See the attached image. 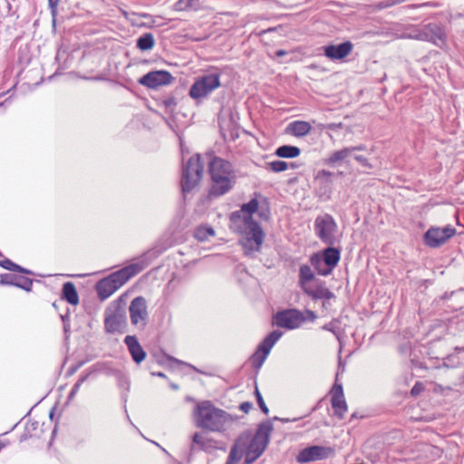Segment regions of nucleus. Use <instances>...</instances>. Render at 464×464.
Returning <instances> with one entry per match:
<instances>
[{
	"label": "nucleus",
	"instance_id": "obj_7",
	"mask_svg": "<svg viewBox=\"0 0 464 464\" xmlns=\"http://www.w3.org/2000/svg\"><path fill=\"white\" fill-rule=\"evenodd\" d=\"M203 166L198 155L191 157L183 170L181 187L183 192H190L202 179Z\"/></svg>",
	"mask_w": 464,
	"mask_h": 464
},
{
	"label": "nucleus",
	"instance_id": "obj_14",
	"mask_svg": "<svg viewBox=\"0 0 464 464\" xmlns=\"http://www.w3.org/2000/svg\"><path fill=\"white\" fill-rule=\"evenodd\" d=\"M329 394L334 415L338 419H343L348 411V406L344 398L342 384L335 382L331 388Z\"/></svg>",
	"mask_w": 464,
	"mask_h": 464
},
{
	"label": "nucleus",
	"instance_id": "obj_46",
	"mask_svg": "<svg viewBox=\"0 0 464 464\" xmlns=\"http://www.w3.org/2000/svg\"><path fill=\"white\" fill-rule=\"evenodd\" d=\"M436 5L430 4V3H425L420 5V6H435Z\"/></svg>",
	"mask_w": 464,
	"mask_h": 464
},
{
	"label": "nucleus",
	"instance_id": "obj_39",
	"mask_svg": "<svg viewBox=\"0 0 464 464\" xmlns=\"http://www.w3.org/2000/svg\"><path fill=\"white\" fill-rule=\"evenodd\" d=\"M192 5H193V0H179L176 3V10L184 11L186 9L192 7Z\"/></svg>",
	"mask_w": 464,
	"mask_h": 464
},
{
	"label": "nucleus",
	"instance_id": "obj_47",
	"mask_svg": "<svg viewBox=\"0 0 464 464\" xmlns=\"http://www.w3.org/2000/svg\"><path fill=\"white\" fill-rule=\"evenodd\" d=\"M404 0H394V2L392 3V5H398V4H401L402 3Z\"/></svg>",
	"mask_w": 464,
	"mask_h": 464
},
{
	"label": "nucleus",
	"instance_id": "obj_1",
	"mask_svg": "<svg viewBox=\"0 0 464 464\" xmlns=\"http://www.w3.org/2000/svg\"><path fill=\"white\" fill-rule=\"evenodd\" d=\"M258 206V200L252 198L230 215L231 228L241 236L239 244L246 256L259 252L266 237L260 225L252 218Z\"/></svg>",
	"mask_w": 464,
	"mask_h": 464
},
{
	"label": "nucleus",
	"instance_id": "obj_38",
	"mask_svg": "<svg viewBox=\"0 0 464 464\" xmlns=\"http://www.w3.org/2000/svg\"><path fill=\"white\" fill-rule=\"evenodd\" d=\"M61 0H48V5L53 16V23L55 24V19L58 14V5Z\"/></svg>",
	"mask_w": 464,
	"mask_h": 464
},
{
	"label": "nucleus",
	"instance_id": "obj_10",
	"mask_svg": "<svg viewBox=\"0 0 464 464\" xmlns=\"http://www.w3.org/2000/svg\"><path fill=\"white\" fill-rule=\"evenodd\" d=\"M281 336V332L273 331L258 345L257 349L250 358V362L255 369L258 370L261 368L266 357L268 356L271 349L276 344V343L280 339Z\"/></svg>",
	"mask_w": 464,
	"mask_h": 464
},
{
	"label": "nucleus",
	"instance_id": "obj_42",
	"mask_svg": "<svg viewBox=\"0 0 464 464\" xmlns=\"http://www.w3.org/2000/svg\"><path fill=\"white\" fill-rule=\"evenodd\" d=\"M69 318H70L69 311H67L64 314H61V319H62L63 324V331L65 334H67L70 331Z\"/></svg>",
	"mask_w": 464,
	"mask_h": 464
},
{
	"label": "nucleus",
	"instance_id": "obj_16",
	"mask_svg": "<svg viewBox=\"0 0 464 464\" xmlns=\"http://www.w3.org/2000/svg\"><path fill=\"white\" fill-rule=\"evenodd\" d=\"M275 319L278 326L287 329L297 328L304 322L303 314L295 309L279 312L276 314Z\"/></svg>",
	"mask_w": 464,
	"mask_h": 464
},
{
	"label": "nucleus",
	"instance_id": "obj_8",
	"mask_svg": "<svg viewBox=\"0 0 464 464\" xmlns=\"http://www.w3.org/2000/svg\"><path fill=\"white\" fill-rule=\"evenodd\" d=\"M337 224L329 214L318 216L314 221V232L320 240L329 246H333L336 239Z\"/></svg>",
	"mask_w": 464,
	"mask_h": 464
},
{
	"label": "nucleus",
	"instance_id": "obj_11",
	"mask_svg": "<svg viewBox=\"0 0 464 464\" xmlns=\"http://www.w3.org/2000/svg\"><path fill=\"white\" fill-rule=\"evenodd\" d=\"M334 454V450L332 447L311 446L302 450L298 453L296 460L300 463L317 461L326 459Z\"/></svg>",
	"mask_w": 464,
	"mask_h": 464
},
{
	"label": "nucleus",
	"instance_id": "obj_13",
	"mask_svg": "<svg viewBox=\"0 0 464 464\" xmlns=\"http://www.w3.org/2000/svg\"><path fill=\"white\" fill-rule=\"evenodd\" d=\"M172 76L167 71H153L146 73L138 80V82L149 89H157L171 82Z\"/></svg>",
	"mask_w": 464,
	"mask_h": 464
},
{
	"label": "nucleus",
	"instance_id": "obj_36",
	"mask_svg": "<svg viewBox=\"0 0 464 464\" xmlns=\"http://www.w3.org/2000/svg\"><path fill=\"white\" fill-rule=\"evenodd\" d=\"M268 169L273 172H283L288 169V163L283 160H274L269 162Z\"/></svg>",
	"mask_w": 464,
	"mask_h": 464
},
{
	"label": "nucleus",
	"instance_id": "obj_5",
	"mask_svg": "<svg viewBox=\"0 0 464 464\" xmlns=\"http://www.w3.org/2000/svg\"><path fill=\"white\" fill-rule=\"evenodd\" d=\"M340 258V250L335 247L329 246L325 248L322 254H314L310 258V262L319 275L328 276L338 265Z\"/></svg>",
	"mask_w": 464,
	"mask_h": 464
},
{
	"label": "nucleus",
	"instance_id": "obj_30",
	"mask_svg": "<svg viewBox=\"0 0 464 464\" xmlns=\"http://www.w3.org/2000/svg\"><path fill=\"white\" fill-rule=\"evenodd\" d=\"M275 154L279 158L294 159L301 154V150L296 146L283 145L276 150Z\"/></svg>",
	"mask_w": 464,
	"mask_h": 464
},
{
	"label": "nucleus",
	"instance_id": "obj_12",
	"mask_svg": "<svg viewBox=\"0 0 464 464\" xmlns=\"http://www.w3.org/2000/svg\"><path fill=\"white\" fill-rule=\"evenodd\" d=\"M116 61L113 56L104 58L100 61L95 74L91 76H82V79L92 81L114 82L116 75Z\"/></svg>",
	"mask_w": 464,
	"mask_h": 464
},
{
	"label": "nucleus",
	"instance_id": "obj_19",
	"mask_svg": "<svg viewBox=\"0 0 464 464\" xmlns=\"http://www.w3.org/2000/svg\"><path fill=\"white\" fill-rule=\"evenodd\" d=\"M324 54L331 61H343L349 56L353 50V44L346 41L339 44L324 46Z\"/></svg>",
	"mask_w": 464,
	"mask_h": 464
},
{
	"label": "nucleus",
	"instance_id": "obj_27",
	"mask_svg": "<svg viewBox=\"0 0 464 464\" xmlns=\"http://www.w3.org/2000/svg\"><path fill=\"white\" fill-rule=\"evenodd\" d=\"M104 327L108 334L116 333V304L111 303L104 312Z\"/></svg>",
	"mask_w": 464,
	"mask_h": 464
},
{
	"label": "nucleus",
	"instance_id": "obj_20",
	"mask_svg": "<svg viewBox=\"0 0 464 464\" xmlns=\"http://www.w3.org/2000/svg\"><path fill=\"white\" fill-rule=\"evenodd\" d=\"M95 289L101 300L107 299L116 291V273H111L108 277L100 280Z\"/></svg>",
	"mask_w": 464,
	"mask_h": 464
},
{
	"label": "nucleus",
	"instance_id": "obj_17",
	"mask_svg": "<svg viewBox=\"0 0 464 464\" xmlns=\"http://www.w3.org/2000/svg\"><path fill=\"white\" fill-rule=\"evenodd\" d=\"M129 311L132 324H140L142 326L146 324L148 311L144 297L138 296L134 298L130 304Z\"/></svg>",
	"mask_w": 464,
	"mask_h": 464
},
{
	"label": "nucleus",
	"instance_id": "obj_6",
	"mask_svg": "<svg viewBox=\"0 0 464 464\" xmlns=\"http://www.w3.org/2000/svg\"><path fill=\"white\" fill-rule=\"evenodd\" d=\"M221 73H212L197 78L189 90V96L194 100L207 97L221 86Z\"/></svg>",
	"mask_w": 464,
	"mask_h": 464
},
{
	"label": "nucleus",
	"instance_id": "obj_28",
	"mask_svg": "<svg viewBox=\"0 0 464 464\" xmlns=\"http://www.w3.org/2000/svg\"><path fill=\"white\" fill-rule=\"evenodd\" d=\"M62 299L72 305L79 304V295L72 282H66L63 284L62 289Z\"/></svg>",
	"mask_w": 464,
	"mask_h": 464
},
{
	"label": "nucleus",
	"instance_id": "obj_43",
	"mask_svg": "<svg viewBox=\"0 0 464 464\" xmlns=\"http://www.w3.org/2000/svg\"><path fill=\"white\" fill-rule=\"evenodd\" d=\"M239 409L243 412L248 413L249 411L252 409V403L248 401L242 402L239 406Z\"/></svg>",
	"mask_w": 464,
	"mask_h": 464
},
{
	"label": "nucleus",
	"instance_id": "obj_32",
	"mask_svg": "<svg viewBox=\"0 0 464 464\" xmlns=\"http://www.w3.org/2000/svg\"><path fill=\"white\" fill-rule=\"evenodd\" d=\"M215 236V230L213 227L206 225H200L196 227L194 231V237L200 242L208 240L209 237Z\"/></svg>",
	"mask_w": 464,
	"mask_h": 464
},
{
	"label": "nucleus",
	"instance_id": "obj_48",
	"mask_svg": "<svg viewBox=\"0 0 464 464\" xmlns=\"http://www.w3.org/2000/svg\"><path fill=\"white\" fill-rule=\"evenodd\" d=\"M53 414H54V409H53V410L50 411V418H51V419H53Z\"/></svg>",
	"mask_w": 464,
	"mask_h": 464
},
{
	"label": "nucleus",
	"instance_id": "obj_45",
	"mask_svg": "<svg viewBox=\"0 0 464 464\" xmlns=\"http://www.w3.org/2000/svg\"><path fill=\"white\" fill-rule=\"evenodd\" d=\"M276 56L281 57V56L285 55L286 52L284 50H278V51H276Z\"/></svg>",
	"mask_w": 464,
	"mask_h": 464
},
{
	"label": "nucleus",
	"instance_id": "obj_26",
	"mask_svg": "<svg viewBox=\"0 0 464 464\" xmlns=\"http://www.w3.org/2000/svg\"><path fill=\"white\" fill-rule=\"evenodd\" d=\"M193 443L197 445L199 450H211L218 447V442L208 434L205 432H197L192 438Z\"/></svg>",
	"mask_w": 464,
	"mask_h": 464
},
{
	"label": "nucleus",
	"instance_id": "obj_33",
	"mask_svg": "<svg viewBox=\"0 0 464 464\" xmlns=\"http://www.w3.org/2000/svg\"><path fill=\"white\" fill-rule=\"evenodd\" d=\"M314 277V275L311 269V267L307 265H303L300 267L299 272V281L302 289H304V286H308V282L312 281Z\"/></svg>",
	"mask_w": 464,
	"mask_h": 464
},
{
	"label": "nucleus",
	"instance_id": "obj_18",
	"mask_svg": "<svg viewBox=\"0 0 464 464\" xmlns=\"http://www.w3.org/2000/svg\"><path fill=\"white\" fill-rule=\"evenodd\" d=\"M364 145H359L354 147H345L338 150H334L324 160V164L330 167H336L343 163H348L349 159L357 150H364Z\"/></svg>",
	"mask_w": 464,
	"mask_h": 464
},
{
	"label": "nucleus",
	"instance_id": "obj_2",
	"mask_svg": "<svg viewBox=\"0 0 464 464\" xmlns=\"http://www.w3.org/2000/svg\"><path fill=\"white\" fill-rule=\"evenodd\" d=\"M273 424L270 420L262 422L256 433L241 434L232 447L226 464H237L245 458V464L256 461L266 450L270 435L273 431Z\"/></svg>",
	"mask_w": 464,
	"mask_h": 464
},
{
	"label": "nucleus",
	"instance_id": "obj_31",
	"mask_svg": "<svg viewBox=\"0 0 464 464\" xmlns=\"http://www.w3.org/2000/svg\"><path fill=\"white\" fill-rule=\"evenodd\" d=\"M137 47L140 51H149L155 46V38L151 33H146L137 39Z\"/></svg>",
	"mask_w": 464,
	"mask_h": 464
},
{
	"label": "nucleus",
	"instance_id": "obj_15",
	"mask_svg": "<svg viewBox=\"0 0 464 464\" xmlns=\"http://www.w3.org/2000/svg\"><path fill=\"white\" fill-rule=\"evenodd\" d=\"M416 39L431 42L437 46L442 47L446 44L447 35L442 27L436 24H430L420 32Z\"/></svg>",
	"mask_w": 464,
	"mask_h": 464
},
{
	"label": "nucleus",
	"instance_id": "obj_21",
	"mask_svg": "<svg viewBox=\"0 0 464 464\" xmlns=\"http://www.w3.org/2000/svg\"><path fill=\"white\" fill-rule=\"evenodd\" d=\"M0 284L5 285H14L25 290L26 292H30L33 286V280L23 276L3 274L1 275Z\"/></svg>",
	"mask_w": 464,
	"mask_h": 464
},
{
	"label": "nucleus",
	"instance_id": "obj_50",
	"mask_svg": "<svg viewBox=\"0 0 464 464\" xmlns=\"http://www.w3.org/2000/svg\"><path fill=\"white\" fill-rule=\"evenodd\" d=\"M4 95V93H0V98Z\"/></svg>",
	"mask_w": 464,
	"mask_h": 464
},
{
	"label": "nucleus",
	"instance_id": "obj_35",
	"mask_svg": "<svg viewBox=\"0 0 464 464\" xmlns=\"http://www.w3.org/2000/svg\"><path fill=\"white\" fill-rule=\"evenodd\" d=\"M88 377H89L88 373L79 377L77 382L73 384L71 392H69V395H68V398H67L68 402L73 400V398L78 393L81 386L88 379Z\"/></svg>",
	"mask_w": 464,
	"mask_h": 464
},
{
	"label": "nucleus",
	"instance_id": "obj_40",
	"mask_svg": "<svg viewBox=\"0 0 464 464\" xmlns=\"http://www.w3.org/2000/svg\"><path fill=\"white\" fill-rule=\"evenodd\" d=\"M354 160L359 162L362 167L372 169V164L370 160L362 155H354Z\"/></svg>",
	"mask_w": 464,
	"mask_h": 464
},
{
	"label": "nucleus",
	"instance_id": "obj_49",
	"mask_svg": "<svg viewBox=\"0 0 464 464\" xmlns=\"http://www.w3.org/2000/svg\"><path fill=\"white\" fill-rule=\"evenodd\" d=\"M74 276L82 278V277H84V276H85V275H82V274H81V275H75Z\"/></svg>",
	"mask_w": 464,
	"mask_h": 464
},
{
	"label": "nucleus",
	"instance_id": "obj_37",
	"mask_svg": "<svg viewBox=\"0 0 464 464\" xmlns=\"http://www.w3.org/2000/svg\"><path fill=\"white\" fill-rule=\"evenodd\" d=\"M255 395H256V401H257V404L260 408V410L266 414L267 415L269 413V409L268 407L266 406L259 390H258V387L257 385H256V388H255Z\"/></svg>",
	"mask_w": 464,
	"mask_h": 464
},
{
	"label": "nucleus",
	"instance_id": "obj_24",
	"mask_svg": "<svg viewBox=\"0 0 464 464\" xmlns=\"http://www.w3.org/2000/svg\"><path fill=\"white\" fill-rule=\"evenodd\" d=\"M312 130V125L305 121H295L290 122L285 128V133L291 136L301 138L309 134Z\"/></svg>",
	"mask_w": 464,
	"mask_h": 464
},
{
	"label": "nucleus",
	"instance_id": "obj_41",
	"mask_svg": "<svg viewBox=\"0 0 464 464\" xmlns=\"http://www.w3.org/2000/svg\"><path fill=\"white\" fill-rule=\"evenodd\" d=\"M424 391V385L420 382H417L414 386L411 388V394L413 396V397H417L419 396L422 392Z\"/></svg>",
	"mask_w": 464,
	"mask_h": 464
},
{
	"label": "nucleus",
	"instance_id": "obj_29",
	"mask_svg": "<svg viewBox=\"0 0 464 464\" xmlns=\"http://www.w3.org/2000/svg\"><path fill=\"white\" fill-rule=\"evenodd\" d=\"M116 370L115 362L112 359H107L98 362L94 365V371L104 375H113Z\"/></svg>",
	"mask_w": 464,
	"mask_h": 464
},
{
	"label": "nucleus",
	"instance_id": "obj_9",
	"mask_svg": "<svg viewBox=\"0 0 464 464\" xmlns=\"http://www.w3.org/2000/svg\"><path fill=\"white\" fill-rule=\"evenodd\" d=\"M457 234L456 228L451 225L444 227H430L423 236L424 244L430 248H437L446 244Z\"/></svg>",
	"mask_w": 464,
	"mask_h": 464
},
{
	"label": "nucleus",
	"instance_id": "obj_34",
	"mask_svg": "<svg viewBox=\"0 0 464 464\" xmlns=\"http://www.w3.org/2000/svg\"><path fill=\"white\" fill-rule=\"evenodd\" d=\"M0 266H2L3 268H5L6 270H9V271H15V272H19V273L25 274V275L33 274L32 271L22 267L21 266L14 263L12 260H10L8 258H5V259L1 260Z\"/></svg>",
	"mask_w": 464,
	"mask_h": 464
},
{
	"label": "nucleus",
	"instance_id": "obj_3",
	"mask_svg": "<svg viewBox=\"0 0 464 464\" xmlns=\"http://www.w3.org/2000/svg\"><path fill=\"white\" fill-rule=\"evenodd\" d=\"M193 416L197 427L212 432L225 431L231 422L230 415L209 401L199 402L194 410Z\"/></svg>",
	"mask_w": 464,
	"mask_h": 464
},
{
	"label": "nucleus",
	"instance_id": "obj_22",
	"mask_svg": "<svg viewBox=\"0 0 464 464\" xmlns=\"http://www.w3.org/2000/svg\"><path fill=\"white\" fill-rule=\"evenodd\" d=\"M303 291L314 299L330 300L334 297V293L325 286L324 282H315L304 286Z\"/></svg>",
	"mask_w": 464,
	"mask_h": 464
},
{
	"label": "nucleus",
	"instance_id": "obj_4",
	"mask_svg": "<svg viewBox=\"0 0 464 464\" xmlns=\"http://www.w3.org/2000/svg\"><path fill=\"white\" fill-rule=\"evenodd\" d=\"M211 178L210 197H220L232 189L236 174L232 164L222 158L215 157L208 164Z\"/></svg>",
	"mask_w": 464,
	"mask_h": 464
},
{
	"label": "nucleus",
	"instance_id": "obj_23",
	"mask_svg": "<svg viewBox=\"0 0 464 464\" xmlns=\"http://www.w3.org/2000/svg\"><path fill=\"white\" fill-rule=\"evenodd\" d=\"M128 350L137 363H140L146 358V353L135 336L128 335L124 340Z\"/></svg>",
	"mask_w": 464,
	"mask_h": 464
},
{
	"label": "nucleus",
	"instance_id": "obj_25",
	"mask_svg": "<svg viewBox=\"0 0 464 464\" xmlns=\"http://www.w3.org/2000/svg\"><path fill=\"white\" fill-rule=\"evenodd\" d=\"M144 269L141 264H130L118 270V288Z\"/></svg>",
	"mask_w": 464,
	"mask_h": 464
},
{
	"label": "nucleus",
	"instance_id": "obj_44",
	"mask_svg": "<svg viewBox=\"0 0 464 464\" xmlns=\"http://www.w3.org/2000/svg\"><path fill=\"white\" fill-rule=\"evenodd\" d=\"M333 176V173L329 170L322 169L318 172L317 177L318 178H324L328 179Z\"/></svg>",
	"mask_w": 464,
	"mask_h": 464
}]
</instances>
